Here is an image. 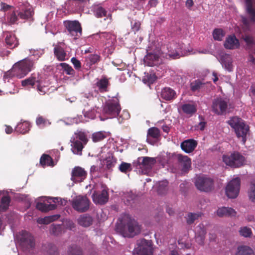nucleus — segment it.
Returning a JSON list of instances; mask_svg holds the SVG:
<instances>
[{
	"label": "nucleus",
	"mask_w": 255,
	"mask_h": 255,
	"mask_svg": "<svg viewBox=\"0 0 255 255\" xmlns=\"http://www.w3.org/2000/svg\"><path fill=\"white\" fill-rule=\"evenodd\" d=\"M117 230L125 237H133L140 233L141 227L129 215H124L116 225Z\"/></svg>",
	"instance_id": "obj_1"
},
{
	"label": "nucleus",
	"mask_w": 255,
	"mask_h": 255,
	"mask_svg": "<svg viewBox=\"0 0 255 255\" xmlns=\"http://www.w3.org/2000/svg\"><path fill=\"white\" fill-rule=\"evenodd\" d=\"M17 247L23 252H29L35 245L34 237L30 232L22 230L17 233L15 237Z\"/></svg>",
	"instance_id": "obj_2"
},
{
	"label": "nucleus",
	"mask_w": 255,
	"mask_h": 255,
	"mask_svg": "<svg viewBox=\"0 0 255 255\" xmlns=\"http://www.w3.org/2000/svg\"><path fill=\"white\" fill-rule=\"evenodd\" d=\"M227 123L234 129L238 137H242L243 143L246 141V136L250 129L249 126L244 121L238 117L231 118Z\"/></svg>",
	"instance_id": "obj_3"
},
{
	"label": "nucleus",
	"mask_w": 255,
	"mask_h": 255,
	"mask_svg": "<svg viewBox=\"0 0 255 255\" xmlns=\"http://www.w3.org/2000/svg\"><path fill=\"white\" fill-rule=\"evenodd\" d=\"M34 62L25 58L16 63L11 69L12 74L18 78L26 76L33 68Z\"/></svg>",
	"instance_id": "obj_4"
},
{
	"label": "nucleus",
	"mask_w": 255,
	"mask_h": 255,
	"mask_svg": "<svg viewBox=\"0 0 255 255\" xmlns=\"http://www.w3.org/2000/svg\"><path fill=\"white\" fill-rule=\"evenodd\" d=\"M72 144V150L74 154H82V151L84 145L86 144L88 139L85 132L77 131L75 133L74 136L70 140Z\"/></svg>",
	"instance_id": "obj_5"
},
{
	"label": "nucleus",
	"mask_w": 255,
	"mask_h": 255,
	"mask_svg": "<svg viewBox=\"0 0 255 255\" xmlns=\"http://www.w3.org/2000/svg\"><path fill=\"white\" fill-rule=\"evenodd\" d=\"M223 161L228 166L238 168L243 165L245 157L238 152H234L230 155H224Z\"/></svg>",
	"instance_id": "obj_6"
},
{
	"label": "nucleus",
	"mask_w": 255,
	"mask_h": 255,
	"mask_svg": "<svg viewBox=\"0 0 255 255\" xmlns=\"http://www.w3.org/2000/svg\"><path fill=\"white\" fill-rule=\"evenodd\" d=\"M91 204L90 200L86 196H77L74 198L71 202L73 208L79 213L87 211Z\"/></svg>",
	"instance_id": "obj_7"
},
{
	"label": "nucleus",
	"mask_w": 255,
	"mask_h": 255,
	"mask_svg": "<svg viewBox=\"0 0 255 255\" xmlns=\"http://www.w3.org/2000/svg\"><path fill=\"white\" fill-rule=\"evenodd\" d=\"M156 162L155 158L145 156L138 157L137 162L134 164L136 169L141 170L142 174H146L150 171Z\"/></svg>",
	"instance_id": "obj_8"
},
{
	"label": "nucleus",
	"mask_w": 255,
	"mask_h": 255,
	"mask_svg": "<svg viewBox=\"0 0 255 255\" xmlns=\"http://www.w3.org/2000/svg\"><path fill=\"white\" fill-rule=\"evenodd\" d=\"M246 12L249 19L242 16V21L246 29H249L251 23L255 22V3L252 0H245Z\"/></svg>",
	"instance_id": "obj_9"
},
{
	"label": "nucleus",
	"mask_w": 255,
	"mask_h": 255,
	"mask_svg": "<svg viewBox=\"0 0 255 255\" xmlns=\"http://www.w3.org/2000/svg\"><path fill=\"white\" fill-rule=\"evenodd\" d=\"M195 185L199 190L206 192L211 191L214 187L213 179L204 175L196 178Z\"/></svg>",
	"instance_id": "obj_10"
},
{
	"label": "nucleus",
	"mask_w": 255,
	"mask_h": 255,
	"mask_svg": "<svg viewBox=\"0 0 255 255\" xmlns=\"http://www.w3.org/2000/svg\"><path fill=\"white\" fill-rule=\"evenodd\" d=\"M121 106L118 100H111L106 103L104 107V113L110 118L116 117L121 112Z\"/></svg>",
	"instance_id": "obj_11"
},
{
	"label": "nucleus",
	"mask_w": 255,
	"mask_h": 255,
	"mask_svg": "<svg viewBox=\"0 0 255 255\" xmlns=\"http://www.w3.org/2000/svg\"><path fill=\"white\" fill-rule=\"evenodd\" d=\"M241 186L240 178L233 179L227 184L226 187V195L230 198H236L239 195Z\"/></svg>",
	"instance_id": "obj_12"
},
{
	"label": "nucleus",
	"mask_w": 255,
	"mask_h": 255,
	"mask_svg": "<svg viewBox=\"0 0 255 255\" xmlns=\"http://www.w3.org/2000/svg\"><path fill=\"white\" fill-rule=\"evenodd\" d=\"M65 26L68 34L74 37L75 39L79 38L81 36L82 29L78 21H68L65 22Z\"/></svg>",
	"instance_id": "obj_13"
},
{
	"label": "nucleus",
	"mask_w": 255,
	"mask_h": 255,
	"mask_svg": "<svg viewBox=\"0 0 255 255\" xmlns=\"http://www.w3.org/2000/svg\"><path fill=\"white\" fill-rule=\"evenodd\" d=\"M139 247L134 251V254L137 255H153L151 241L144 239L140 240L138 243Z\"/></svg>",
	"instance_id": "obj_14"
},
{
	"label": "nucleus",
	"mask_w": 255,
	"mask_h": 255,
	"mask_svg": "<svg viewBox=\"0 0 255 255\" xmlns=\"http://www.w3.org/2000/svg\"><path fill=\"white\" fill-rule=\"evenodd\" d=\"M228 103L229 100L221 97L217 98L213 101L212 111L217 115H222L226 112Z\"/></svg>",
	"instance_id": "obj_15"
},
{
	"label": "nucleus",
	"mask_w": 255,
	"mask_h": 255,
	"mask_svg": "<svg viewBox=\"0 0 255 255\" xmlns=\"http://www.w3.org/2000/svg\"><path fill=\"white\" fill-rule=\"evenodd\" d=\"M108 189L103 188L101 191H95L92 195V199L96 204L104 205L109 200Z\"/></svg>",
	"instance_id": "obj_16"
},
{
	"label": "nucleus",
	"mask_w": 255,
	"mask_h": 255,
	"mask_svg": "<svg viewBox=\"0 0 255 255\" xmlns=\"http://www.w3.org/2000/svg\"><path fill=\"white\" fill-rule=\"evenodd\" d=\"M87 175V172L84 168L76 166L72 169L71 180L75 182H81L86 178Z\"/></svg>",
	"instance_id": "obj_17"
},
{
	"label": "nucleus",
	"mask_w": 255,
	"mask_h": 255,
	"mask_svg": "<svg viewBox=\"0 0 255 255\" xmlns=\"http://www.w3.org/2000/svg\"><path fill=\"white\" fill-rule=\"evenodd\" d=\"M65 43L62 42H59L57 44H53L54 54L59 61L65 60L66 52L64 50Z\"/></svg>",
	"instance_id": "obj_18"
},
{
	"label": "nucleus",
	"mask_w": 255,
	"mask_h": 255,
	"mask_svg": "<svg viewBox=\"0 0 255 255\" xmlns=\"http://www.w3.org/2000/svg\"><path fill=\"white\" fill-rule=\"evenodd\" d=\"M174 158L177 159L178 163L182 166L183 171H186L191 167V161L187 156L177 154L174 155Z\"/></svg>",
	"instance_id": "obj_19"
},
{
	"label": "nucleus",
	"mask_w": 255,
	"mask_h": 255,
	"mask_svg": "<svg viewBox=\"0 0 255 255\" xmlns=\"http://www.w3.org/2000/svg\"><path fill=\"white\" fill-rule=\"evenodd\" d=\"M197 144L196 140L193 139H188L182 142L180 146L185 152L190 153L195 150Z\"/></svg>",
	"instance_id": "obj_20"
},
{
	"label": "nucleus",
	"mask_w": 255,
	"mask_h": 255,
	"mask_svg": "<svg viewBox=\"0 0 255 255\" xmlns=\"http://www.w3.org/2000/svg\"><path fill=\"white\" fill-rule=\"evenodd\" d=\"M5 42L7 47L10 49H13L19 45V42L15 35L11 32H5Z\"/></svg>",
	"instance_id": "obj_21"
},
{
	"label": "nucleus",
	"mask_w": 255,
	"mask_h": 255,
	"mask_svg": "<svg viewBox=\"0 0 255 255\" xmlns=\"http://www.w3.org/2000/svg\"><path fill=\"white\" fill-rule=\"evenodd\" d=\"M224 45L228 49H237L240 47L239 40L235 35H230L227 37Z\"/></svg>",
	"instance_id": "obj_22"
},
{
	"label": "nucleus",
	"mask_w": 255,
	"mask_h": 255,
	"mask_svg": "<svg viewBox=\"0 0 255 255\" xmlns=\"http://www.w3.org/2000/svg\"><path fill=\"white\" fill-rule=\"evenodd\" d=\"M143 60L145 65L152 67L159 63V56L155 53H148L144 57Z\"/></svg>",
	"instance_id": "obj_23"
},
{
	"label": "nucleus",
	"mask_w": 255,
	"mask_h": 255,
	"mask_svg": "<svg viewBox=\"0 0 255 255\" xmlns=\"http://www.w3.org/2000/svg\"><path fill=\"white\" fill-rule=\"evenodd\" d=\"M234 255H254V251L250 246L241 245L237 247Z\"/></svg>",
	"instance_id": "obj_24"
},
{
	"label": "nucleus",
	"mask_w": 255,
	"mask_h": 255,
	"mask_svg": "<svg viewBox=\"0 0 255 255\" xmlns=\"http://www.w3.org/2000/svg\"><path fill=\"white\" fill-rule=\"evenodd\" d=\"M34 12L32 7H26L17 11V15L20 19L24 20L33 19Z\"/></svg>",
	"instance_id": "obj_25"
},
{
	"label": "nucleus",
	"mask_w": 255,
	"mask_h": 255,
	"mask_svg": "<svg viewBox=\"0 0 255 255\" xmlns=\"http://www.w3.org/2000/svg\"><path fill=\"white\" fill-rule=\"evenodd\" d=\"M160 96L166 101H171L175 98L176 92L170 87H165L161 90Z\"/></svg>",
	"instance_id": "obj_26"
},
{
	"label": "nucleus",
	"mask_w": 255,
	"mask_h": 255,
	"mask_svg": "<svg viewBox=\"0 0 255 255\" xmlns=\"http://www.w3.org/2000/svg\"><path fill=\"white\" fill-rule=\"evenodd\" d=\"M221 63L223 67L229 72L233 71V60L230 55L225 54L221 56Z\"/></svg>",
	"instance_id": "obj_27"
},
{
	"label": "nucleus",
	"mask_w": 255,
	"mask_h": 255,
	"mask_svg": "<svg viewBox=\"0 0 255 255\" xmlns=\"http://www.w3.org/2000/svg\"><path fill=\"white\" fill-rule=\"evenodd\" d=\"M206 234L203 224H200L196 230V240L200 245H203L205 239V236Z\"/></svg>",
	"instance_id": "obj_28"
},
{
	"label": "nucleus",
	"mask_w": 255,
	"mask_h": 255,
	"mask_svg": "<svg viewBox=\"0 0 255 255\" xmlns=\"http://www.w3.org/2000/svg\"><path fill=\"white\" fill-rule=\"evenodd\" d=\"M217 215L220 217L235 216L236 212L232 208L223 207L218 209Z\"/></svg>",
	"instance_id": "obj_29"
},
{
	"label": "nucleus",
	"mask_w": 255,
	"mask_h": 255,
	"mask_svg": "<svg viewBox=\"0 0 255 255\" xmlns=\"http://www.w3.org/2000/svg\"><path fill=\"white\" fill-rule=\"evenodd\" d=\"M96 85L100 93H105L109 91L108 87L110 85V82L106 77L99 80L96 82Z\"/></svg>",
	"instance_id": "obj_30"
},
{
	"label": "nucleus",
	"mask_w": 255,
	"mask_h": 255,
	"mask_svg": "<svg viewBox=\"0 0 255 255\" xmlns=\"http://www.w3.org/2000/svg\"><path fill=\"white\" fill-rule=\"evenodd\" d=\"M93 221L92 217L87 214L81 215L78 219V224L84 227H89L92 224Z\"/></svg>",
	"instance_id": "obj_31"
},
{
	"label": "nucleus",
	"mask_w": 255,
	"mask_h": 255,
	"mask_svg": "<svg viewBox=\"0 0 255 255\" xmlns=\"http://www.w3.org/2000/svg\"><path fill=\"white\" fill-rule=\"evenodd\" d=\"M30 124L29 122L24 121L18 123L15 128V131L17 132L25 134L30 130Z\"/></svg>",
	"instance_id": "obj_32"
},
{
	"label": "nucleus",
	"mask_w": 255,
	"mask_h": 255,
	"mask_svg": "<svg viewBox=\"0 0 255 255\" xmlns=\"http://www.w3.org/2000/svg\"><path fill=\"white\" fill-rule=\"evenodd\" d=\"M57 206L54 204H46L45 203L38 202L36 204V208L42 212H46L49 211L54 210Z\"/></svg>",
	"instance_id": "obj_33"
},
{
	"label": "nucleus",
	"mask_w": 255,
	"mask_h": 255,
	"mask_svg": "<svg viewBox=\"0 0 255 255\" xmlns=\"http://www.w3.org/2000/svg\"><path fill=\"white\" fill-rule=\"evenodd\" d=\"M191 89L193 92L205 90L206 85L200 80H196L191 83Z\"/></svg>",
	"instance_id": "obj_34"
},
{
	"label": "nucleus",
	"mask_w": 255,
	"mask_h": 255,
	"mask_svg": "<svg viewBox=\"0 0 255 255\" xmlns=\"http://www.w3.org/2000/svg\"><path fill=\"white\" fill-rule=\"evenodd\" d=\"M10 198L9 196H3L0 200V212H5L8 208Z\"/></svg>",
	"instance_id": "obj_35"
},
{
	"label": "nucleus",
	"mask_w": 255,
	"mask_h": 255,
	"mask_svg": "<svg viewBox=\"0 0 255 255\" xmlns=\"http://www.w3.org/2000/svg\"><path fill=\"white\" fill-rule=\"evenodd\" d=\"M40 164L42 167L45 166H53V161L51 156L48 154H43L40 159Z\"/></svg>",
	"instance_id": "obj_36"
},
{
	"label": "nucleus",
	"mask_w": 255,
	"mask_h": 255,
	"mask_svg": "<svg viewBox=\"0 0 255 255\" xmlns=\"http://www.w3.org/2000/svg\"><path fill=\"white\" fill-rule=\"evenodd\" d=\"M137 199V196L132 192H128L125 194L124 200L127 205L132 206Z\"/></svg>",
	"instance_id": "obj_37"
},
{
	"label": "nucleus",
	"mask_w": 255,
	"mask_h": 255,
	"mask_svg": "<svg viewBox=\"0 0 255 255\" xmlns=\"http://www.w3.org/2000/svg\"><path fill=\"white\" fill-rule=\"evenodd\" d=\"M107 137V134L105 131H100L94 132L92 135V139L93 142H99Z\"/></svg>",
	"instance_id": "obj_38"
},
{
	"label": "nucleus",
	"mask_w": 255,
	"mask_h": 255,
	"mask_svg": "<svg viewBox=\"0 0 255 255\" xmlns=\"http://www.w3.org/2000/svg\"><path fill=\"white\" fill-rule=\"evenodd\" d=\"M117 159L114 156H109L105 159L106 168L110 171H112L113 168L116 165Z\"/></svg>",
	"instance_id": "obj_39"
},
{
	"label": "nucleus",
	"mask_w": 255,
	"mask_h": 255,
	"mask_svg": "<svg viewBox=\"0 0 255 255\" xmlns=\"http://www.w3.org/2000/svg\"><path fill=\"white\" fill-rule=\"evenodd\" d=\"M44 250L47 255H58L59 252L56 246L52 244H48L44 247Z\"/></svg>",
	"instance_id": "obj_40"
},
{
	"label": "nucleus",
	"mask_w": 255,
	"mask_h": 255,
	"mask_svg": "<svg viewBox=\"0 0 255 255\" xmlns=\"http://www.w3.org/2000/svg\"><path fill=\"white\" fill-rule=\"evenodd\" d=\"M36 124L40 128H43L46 126H49L51 123L48 120L42 116H38L36 119Z\"/></svg>",
	"instance_id": "obj_41"
},
{
	"label": "nucleus",
	"mask_w": 255,
	"mask_h": 255,
	"mask_svg": "<svg viewBox=\"0 0 255 255\" xmlns=\"http://www.w3.org/2000/svg\"><path fill=\"white\" fill-rule=\"evenodd\" d=\"M183 112L187 115H193L195 113L197 109L195 105L189 104H184L182 106Z\"/></svg>",
	"instance_id": "obj_42"
},
{
	"label": "nucleus",
	"mask_w": 255,
	"mask_h": 255,
	"mask_svg": "<svg viewBox=\"0 0 255 255\" xmlns=\"http://www.w3.org/2000/svg\"><path fill=\"white\" fill-rule=\"evenodd\" d=\"M39 83V80L36 77L31 75L30 77L22 80L21 81V85L23 87L31 86L33 87L35 83Z\"/></svg>",
	"instance_id": "obj_43"
},
{
	"label": "nucleus",
	"mask_w": 255,
	"mask_h": 255,
	"mask_svg": "<svg viewBox=\"0 0 255 255\" xmlns=\"http://www.w3.org/2000/svg\"><path fill=\"white\" fill-rule=\"evenodd\" d=\"M147 137H151L153 138H158L160 136V130L156 127H152L148 129Z\"/></svg>",
	"instance_id": "obj_44"
},
{
	"label": "nucleus",
	"mask_w": 255,
	"mask_h": 255,
	"mask_svg": "<svg viewBox=\"0 0 255 255\" xmlns=\"http://www.w3.org/2000/svg\"><path fill=\"white\" fill-rule=\"evenodd\" d=\"M225 33L223 29L221 28H216L213 30V36L215 40L221 41L224 37Z\"/></svg>",
	"instance_id": "obj_45"
},
{
	"label": "nucleus",
	"mask_w": 255,
	"mask_h": 255,
	"mask_svg": "<svg viewBox=\"0 0 255 255\" xmlns=\"http://www.w3.org/2000/svg\"><path fill=\"white\" fill-rule=\"evenodd\" d=\"M239 232L240 236L245 238H250L253 235L251 229L248 227H241Z\"/></svg>",
	"instance_id": "obj_46"
},
{
	"label": "nucleus",
	"mask_w": 255,
	"mask_h": 255,
	"mask_svg": "<svg viewBox=\"0 0 255 255\" xmlns=\"http://www.w3.org/2000/svg\"><path fill=\"white\" fill-rule=\"evenodd\" d=\"M168 184V183L166 180L159 182L157 188L158 193L162 195L166 193Z\"/></svg>",
	"instance_id": "obj_47"
},
{
	"label": "nucleus",
	"mask_w": 255,
	"mask_h": 255,
	"mask_svg": "<svg viewBox=\"0 0 255 255\" xmlns=\"http://www.w3.org/2000/svg\"><path fill=\"white\" fill-rule=\"evenodd\" d=\"M7 19L8 23L10 25L16 23L18 20L17 12H16L15 11L13 10L11 13H8L7 16Z\"/></svg>",
	"instance_id": "obj_48"
},
{
	"label": "nucleus",
	"mask_w": 255,
	"mask_h": 255,
	"mask_svg": "<svg viewBox=\"0 0 255 255\" xmlns=\"http://www.w3.org/2000/svg\"><path fill=\"white\" fill-rule=\"evenodd\" d=\"M68 255H83L81 248L75 245L70 247L68 250Z\"/></svg>",
	"instance_id": "obj_49"
},
{
	"label": "nucleus",
	"mask_w": 255,
	"mask_h": 255,
	"mask_svg": "<svg viewBox=\"0 0 255 255\" xmlns=\"http://www.w3.org/2000/svg\"><path fill=\"white\" fill-rule=\"evenodd\" d=\"M201 216L200 214L189 213L186 217V222L188 225L193 224L194 221Z\"/></svg>",
	"instance_id": "obj_50"
},
{
	"label": "nucleus",
	"mask_w": 255,
	"mask_h": 255,
	"mask_svg": "<svg viewBox=\"0 0 255 255\" xmlns=\"http://www.w3.org/2000/svg\"><path fill=\"white\" fill-rule=\"evenodd\" d=\"M62 232V227L60 225L52 224L50 226V233L54 235L58 236Z\"/></svg>",
	"instance_id": "obj_51"
},
{
	"label": "nucleus",
	"mask_w": 255,
	"mask_h": 255,
	"mask_svg": "<svg viewBox=\"0 0 255 255\" xmlns=\"http://www.w3.org/2000/svg\"><path fill=\"white\" fill-rule=\"evenodd\" d=\"M117 116H118V120L120 123H122L124 121L127 120L130 118L129 113L126 110L123 111L121 113L120 112Z\"/></svg>",
	"instance_id": "obj_52"
},
{
	"label": "nucleus",
	"mask_w": 255,
	"mask_h": 255,
	"mask_svg": "<svg viewBox=\"0 0 255 255\" xmlns=\"http://www.w3.org/2000/svg\"><path fill=\"white\" fill-rule=\"evenodd\" d=\"M60 65L67 75H73L75 73L73 69L68 64L61 63L60 64Z\"/></svg>",
	"instance_id": "obj_53"
},
{
	"label": "nucleus",
	"mask_w": 255,
	"mask_h": 255,
	"mask_svg": "<svg viewBox=\"0 0 255 255\" xmlns=\"http://www.w3.org/2000/svg\"><path fill=\"white\" fill-rule=\"evenodd\" d=\"M249 199L253 202H255V184L251 183L248 190Z\"/></svg>",
	"instance_id": "obj_54"
},
{
	"label": "nucleus",
	"mask_w": 255,
	"mask_h": 255,
	"mask_svg": "<svg viewBox=\"0 0 255 255\" xmlns=\"http://www.w3.org/2000/svg\"><path fill=\"white\" fill-rule=\"evenodd\" d=\"M56 219V216L45 217L43 218H39L37 220V223L40 224H48L51 222L54 221Z\"/></svg>",
	"instance_id": "obj_55"
},
{
	"label": "nucleus",
	"mask_w": 255,
	"mask_h": 255,
	"mask_svg": "<svg viewBox=\"0 0 255 255\" xmlns=\"http://www.w3.org/2000/svg\"><path fill=\"white\" fill-rule=\"evenodd\" d=\"M132 169L131 165L130 163L123 162L119 166V170L123 173H127Z\"/></svg>",
	"instance_id": "obj_56"
},
{
	"label": "nucleus",
	"mask_w": 255,
	"mask_h": 255,
	"mask_svg": "<svg viewBox=\"0 0 255 255\" xmlns=\"http://www.w3.org/2000/svg\"><path fill=\"white\" fill-rule=\"evenodd\" d=\"M107 11L102 6L98 7L95 10V15L97 17L100 18L106 16Z\"/></svg>",
	"instance_id": "obj_57"
},
{
	"label": "nucleus",
	"mask_w": 255,
	"mask_h": 255,
	"mask_svg": "<svg viewBox=\"0 0 255 255\" xmlns=\"http://www.w3.org/2000/svg\"><path fill=\"white\" fill-rule=\"evenodd\" d=\"M90 64L93 65L100 61V56L98 54H91L88 57Z\"/></svg>",
	"instance_id": "obj_58"
},
{
	"label": "nucleus",
	"mask_w": 255,
	"mask_h": 255,
	"mask_svg": "<svg viewBox=\"0 0 255 255\" xmlns=\"http://www.w3.org/2000/svg\"><path fill=\"white\" fill-rule=\"evenodd\" d=\"M140 22L138 21H134V23L131 25V29L132 31L135 33L138 31L140 27Z\"/></svg>",
	"instance_id": "obj_59"
},
{
	"label": "nucleus",
	"mask_w": 255,
	"mask_h": 255,
	"mask_svg": "<svg viewBox=\"0 0 255 255\" xmlns=\"http://www.w3.org/2000/svg\"><path fill=\"white\" fill-rule=\"evenodd\" d=\"M71 61L72 64H73L75 68L79 69L81 68V62L77 59H76L75 57H73L71 58Z\"/></svg>",
	"instance_id": "obj_60"
},
{
	"label": "nucleus",
	"mask_w": 255,
	"mask_h": 255,
	"mask_svg": "<svg viewBox=\"0 0 255 255\" xmlns=\"http://www.w3.org/2000/svg\"><path fill=\"white\" fill-rule=\"evenodd\" d=\"M0 5L1 7L0 10L3 11H6L12 7V6L7 4L3 2H1L0 3Z\"/></svg>",
	"instance_id": "obj_61"
},
{
	"label": "nucleus",
	"mask_w": 255,
	"mask_h": 255,
	"mask_svg": "<svg viewBox=\"0 0 255 255\" xmlns=\"http://www.w3.org/2000/svg\"><path fill=\"white\" fill-rule=\"evenodd\" d=\"M244 41L248 44H252L253 42L252 37L249 35H246L244 37Z\"/></svg>",
	"instance_id": "obj_62"
},
{
	"label": "nucleus",
	"mask_w": 255,
	"mask_h": 255,
	"mask_svg": "<svg viewBox=\"0 0 255 255\" xmlns=\"http://www.w3.org/2000/svg\"><path fill=\"white\" fill-rule=\"evenodd\" d=\"M37 89L39 91V94L40 95H44L45 94V91L44 90V88L41 87L40 85V82L39 81V83H37Z\"/></svg>",
	"instance_id": "obj_63"
},
{
	"label": "nucleus",
	"mask_w": 255,
	"mask_h": 255,
	"mask_svg": "<svg viewBox=\"0 0 255 255\" xmlns=\"http://www.w3.org/2000/svg\"><path fill=\"white\" fill-rule=\"evenodd\" d=\"M168 56L172 59H177L179 58L180 54L176 51L175 53H169Z\"/></svg>",
	"instance_id": "obj_64"
}]
</instances>
